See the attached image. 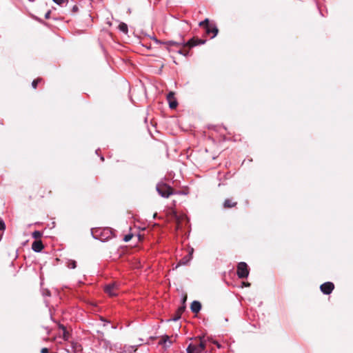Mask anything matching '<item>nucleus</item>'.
I'll return each mask as SVG.
<instances>
[{"instance_id": "19", "label": "nucleus", "mask_w": 353, "mask_h": 353, "mask_svg": "<svg viewBox=\"0 0 353 353\" xmlns=\"http://www.w3.org/2000/svg\"><path fill=\"white\" fill-rule=\"evenodd\" d=\"M62 333H63V339L64 340H68V339L70 337V333L67 331V330H63Z\"/></svg>"}, {"instance_id": "25", "label": "nucleus", "mask_w": 353, "mask_h": 353, "mask_svg": "<svg viewBox=\"0 0 353 353\" xmlns=\"http://www.w3.org/2000/svg\"><path fill=\"white\" fill-rule=\"evenodd\" d=\"M156 44H163V41L157 39L155 37H151Z\"/></svg>"}, {"instance_id": "24", "label": "nucleus", "mask_w": 353, "mask_h": 353, "mask_svg": "<svg viewBox=\"0 0 353 353\" xmlns=\"http://www.w3.org/2000/svg\"><path fill=\"white\" fill-rule=\"evenodd\" d=\"M132 237V234H127L124 236L123 238V241L125 242H128Z\"/></svg>"}, {"instance_id": "26", "label": "nucleus", "mask_w": 353, "mask_h": 353, "mask_svg": "<svg viewBox=\"0 0 353 353\" xmlns=\"http://www.w3.org/2000/svg\"><path fill=\"white\" fill-rule=\"evenodd\" d=\"M174 93L170 92L168 96H167V99L168 101H170L171 99H174Z\"/></svg>"}, {"instance_id": "27", "label": "nucleus", "mask_w": 353, "mask_h": 353, "mask_svg": "<svg viewBox=\"0 0 353 353\" xmlns=\"http://www.w3.org/2000/svg\"><path fill=\"white\" fill-rule=\"evenodd\" d=\"M57 5H62L66 0H52Z\"/></svg>"}, {"instance_id": "28", "label": "nucleus", "mask_w": 353, "mask_h": 353, "mask_svg": "<svg viewBox=\"0 0 353 353\" xmlns=\"http://www.w3.org/2000/svg\"><path fill=\"white\" fill-rule=\"evenodd\" d=\"M141 345V343L140 344H138V345H132V346H130V348H132L134 352H136L137 350V347Z\"/></svg>"}, {"instance_id": "5", "label": "nucleus", "mask_w": 353, "mask_h": 353, "mask_svg": "<svg viewBox=\"0 0 353 353\" xmlns=\"http://www.w3.org/2000/svg\"><path fill=\"white\" fill-rule=\"evenodd\" d=\"M334 288V283L332 282H330V281L325 282V283H323L322 285H321V286H320L321 291L324 294H326V295L331 294L332 292L333 291Z\"/></svg>"}, {"instance_id": "23", "label": "nucleus", "mask_w": 353, "mask_h": 353, "mask_svg": "<svg viewBox=\"0 0 353 353\" xmlns=\"http://www.w3.org/2000/svg\"><path fill=\"white\" fill-rule=\"evenodd\" d=\"M181 319V315H180V314H177V313H176V314L174 315V316H173V317L171 319V320H172V321H178V320H179V319Z\"/></svg>"}, {"instance_id": "29", "label": "nucleus", "mask_w": 353, "mask_h": 353, "mask_svg": "<svg viewBox=\"0 0 353 353\" xmlns=\"http://www.w3.org/2000/svg\"><path fill=\"white\" fill-rule=\"evenodd\" d=\"M177 52H178L179 54H183L184 56H187L188 54V52H184L183 50H179Z\"/></svg>"}, {"instance_id": "4", "label": "nucleus", "mask_w": 353, "mask_h": 353, "mask_svg": "<svg viewBox=\"0 0 353 353\" xmlns=\"http://www.w3.org/2000/svg\"><path fill=\"white\" fill-rule=\"evenodd\" d=\"M237 276L239 279H245L249 275V269L246 263L240 262L237 265Z\"/></svg>"}, {"instance_id": "41", "label": "nucleus", "mask_w": 353, "mask_h": 353, "mask_svg": "<svg viewBox=\"0 0 353 353\" xmlns=\"http://www.w3.org/2000/svg\"><path fill=\"white\" fill-rule=\"evenodd\" d=\"M139 341H143V339H139Z\"/></svg>"}, {"instance_id": "31", "label": "nucleus", "mask_w": 353, "mask_h": 353, "mask_svg": "<svg viewBox=\"0 0 353 353\" xmlns=\"http://www.w3.org/2000/svg\"><path fill=\"white\" fill-rule=\"evenodd\" d=\"M50 14H51V11H50V10H48V11L46 13V14H45V18H46V19H50Z\"/></svg>"}, {"instance_id": "21", "label": "nucleus", "mask_w": 353, "mask_h": 353, "mask_svg": "<svg viewBox=\"0 0 353 353\" xmlns=\"http://www.w3.org/2000/svg\"><path fill=\"white\" fill-rule=\"evenodd\" d=\"M41 80V79H34L32 83V86L33 88H36L37 86L38 83Z\"/></svg>"}, {"instance_id": "18", "label": "nucleus", "mask_w": 353, "mask_h": 353, "mask_svg": "<svg viewBox=\"0 0 353 353\" xmlns=\"http://www.w3.org/2000/svg\"><path fill=\"white\" fill-rule=\"evenodd\" d=\"M42 235H43V233L39 230H35L32 234V238H34L35 239H38L41 238L42 236Z\"/></svg>"}, {"instance_id": "35", "label": "nucleus", "mask_w": 353, "mask_h": 353, "mask_svg": "<svg viewBox=\"0 0 353 353\" xmlns=\"http://www.w3.org/2000/svg\"><path fill=\"white\" fill-rule=\"evenodd\" d=\"M101 321L105 322V323L103 324V326H105L107 323H110L109 321L105 320L104 318H103V317H101Z\"/></svg>"}, {"instance_id": "20", "label": "nucleus", "mask_w": 353, "mask_h": 353, "mask_svg": "<svg viewBox=\"0 0 353 353\" xmlns=\"http://www.w3.org/2000/svg\"><path fill=\"white\" fill-rule=\"evenodd\" d=\"M167 343H168L169 344H171V341L169 339V336L165 335L164 336V338L163 339L162 341H161L159 343V344H162V343L166 344Z\"/></svg>"}, {"instance_id": "10", "label": "nucleus", "mask_w": 353, "mask_h": 353, "mask_svg": "<svg viewBox=\"0 0 353 353\" xmlns=\"http://www.w3.org/2000/svg\"><path fill=\"white\" fill-rule=\"evenodd\" d=\"M191 311L194 313H198L201 310V304L198 301H194L190 305Z\"/></svg>"}, {"instance_id": "37", "label": "nucleus", "mask_w": 353, "mask_h": 353, "mask_svg": "<svg viewBox=\"0 0 353 353\" xmlns=\"http://www.w3.org/2000/svg\"><path fill=\"white\" fill-rule=\"evenodd\" d=\"M46 294H47L48 296H50V292L49 291H48L47 292H46Z\"/></svg>"}, {"instance_id": "3", "label": "nucleus", "mask_w": 353, "mask_h": 353, "mask_svg": "<svg viewBox=\"0 0 353 353\" xmlns=\"http://www.w3.org/2000/svg\"><path fill=\"white\" fill-rule=\"evenodd\" d=\"M157 192L164 198H168L173 194V190L172 187L165 183H158L157 185Z\"/></svg>"}, {"instance_id": "14", "label": "nucleus", "mask_w": 353, "mask_h": 353, "mask_svg": "<svg viewBox=\"0 0 353 353\" xmlns=\"http://www.w3.org/2000/svg\"><path fill=\"white\" fill-rule=\"evenodd\" d=\"M236 205V202H233L231 199H227L223 203L224 208H230L234 207Z\"/></svg>"}, {"instance_id": "1", "label": "nucleus", "mask_w": 353, "mask_h": 353, "mask_svg": "<svg viewBox=\"0 0 353 353\" xmlns=\"http://www.w3.org/2000/svg\"><path fill=\"white\" fill-rule=\"evenodd\" d=\"M91 234L94 239L101 242H104L112 236V232L108 228L92 229Z\"/></svg>"}, {"instance_id": "13", "label": "nucleus", "mask_w": 353, "mask_h": 353, "mask_svg": "<svg viewBox=\"0 0 353 353\" xmlns=\"http://www.w3.org/2000/svg\"><path fill=\"white\" fill-rule=\"evenodd\" d=\"M187 353H199L197 346L192 343L189 344L186 349Z\"/></svg>"}, {"instance_id": "39", "label": "nucleus", "mask_w": 353, "mask_h": 353, "mask_svg": "<svg viewBox=\"0 0 353 353\" xmlns=\"http://www.w3.org/2000/svg\"><path fill=\"white\" fill-rule=\"evenodd\" d=\"M101 161H104V157L103 156L101 157Z\"/></svg>"}, {"instance_id": "6", "label": "nucleus", "mask_w": 353, "mask_h": 353, "mask_svg": "<svg viewBox=\"0 0 353 353\" xmlns=\"http://www.w3.org/2000/svg\"><path fill=\"white\" fill-rule=\"evenodd\" d=\"M205 43V40L201 39H196L192 38L190 39L188 42H186L185 45L186 47L192 48L194 46H196L198 45H202Z\"/></svg>"}, {"instance_id": "9", "label": "nucleus", "mask_w": 353, "mask_h": 353, "mask_svg": "<svg viewBox=\"0 0 353 353\" xmlns=\"http://www.w3.org/2000/svg\"><path fill=\"white\" fill-rule=\"evenodd\" d=\"M115 290H116V285L114 283L108 284V285H105V289H104L105 292L111 296H114L117 295V293L115 292Z\"/></svg>"}, {"instance_id": "2", "label": "nucleus", "mask_w": 353, "mask_h": 353, "mask_svg": "<svg viewBox=\"0 0 353 353\" xmlns=\"http://www.w3.org/2000/svg\"><path fill=\"white\" fill-rule=\"evenodd\" d=\"M199 25L200 27H203L205 29L206 34L210 35V34H212L210 37L211 39L214 38L219 32L216 25L214 22H210L208 19H205V20L199 22Z\"/></svg>"}, {"instance_id": "33", "label": "nucleus", "mask_w": 353, "mask_h": 353, "mask_svg": "<svg viewBox=\"0 0 353 353\" xmlns=\"http://www.w3.org/2000/svg\"><path fill=\"white\" fill-rule=\"evenodd\" d=\"M78 10H79V8H78V6H77V5H74V6L72 7V12H77V11H78Z\"/></svg>"}, {"instance_id": "38", "label": "nucleus", "mask_w": 353, "mask_h": 353, "mask_svg": "<svg viewBox=\"0 0 353 353\" xmlns=\"http://www.w3.org/2000/svg\"><path fill=\"white\" fill-rule=\"evenodd\" d=\"M46 294H47L48 296H50V292L49 291H48L47 292H46Z\"/></svg>"}, {"instance_id": "7", "label": "nucleus", "mask_w": 353, "mask_h": 353, "mask_svg": "<svg viewBox=\"0 0 353 353\" xmlns=\"http://www.w3.org/2000/svg\"><path fill=\"white\" fill-rule=\"evenodd\" d=\"M185 43H186V42L184 41V40L182 37H181V39L179 41H163V44L167 45L168 46H175L186 47Z\"/></svg>"}, {"instance_id": "36", "label": "nucleus", "mask_w": 353, "mask_h": 353, "mask_svg": "<svg viewBox=\"0 0 353 353\" xmlns=\"http://www.w3.org/2000/svg\"><path fill=\"white\" fill-rule=\"evenodd\" d=\"M242 285L245 286V287H249V286H250V283L248 282H243Z\"/></svg>"}, {"instance_id": "16", "label": "nucleus", "mask_w": 353, "mask_h": 353, "mask_svg": "<svg viewBox=\"0 0 353 353\" xmlns=\"http://www.w3.org/2000/svg\"><path fill=\"white\" fill-rule=\"evenodd\" d=\"M66 266L69 269H74L77 267V262L74 260L68 259L66 262Z\"/></svg>"}, {"instance_id": "12", "label": "nucleus", "mask_w": 353, "mask_h": 353, "mask_svg": "<svg viewBox=\"0 0 353 353\" xmlns=\"http://www.w3.org/2000/svg\"><path fill=\"white\" fill-rule=\"evenodd\" d=\"M199 339L200 343L196 346L199 353H201L203 352L205 349V341L204 340V336H199Z\"/></svg>"}, {"instance_id": "32", "label": "nucleus", "mask_w": 353, "mask_h": 353, "mask_svg": "<svg viewBox=\"0 0 353 353\" xmlns=\"http://www.w3.org/2000/svg\"><path fill=\"white\" fill-rule=\"evenodd\" d=\"M41 353H49V350L47 347H43L41 349Z\"/></svg>"}, {"instance_id": "42", "label": "nucleus", "mask_w": 353, "mask_h": 353, "mask_svg": "<svg viewBox=\"0 0 353 353\" xmlns=\"http://www.w3.org/2000/svg\"><path fill=\"white\" fill-rule=\"evenodd\" d=\"M98 333H100L101 334H103V332H99V331H98Z\"/></svg>"}, {"instance_id": "40", "label": "nucleus", "mask_w": 353, "mask_h": 353, "mask_svg": "<svg viewBox=\"0 0 353 353\" xmlns=\"http://www.w3.org/2000/svg\"><path fill=\"white\" fill-rule=\"evenodd\" d=\"M112 328H113V329H116V326H113V325H112Z\"/></svg>"}, {"instance_id": "34", "label": "nucleus", "mask_w": 353, "mask_h": 353, "mask_svg": "<svg viewBox=\"0 0 353 353\" xmlns=\"http://www.w3.org/2000/svg\"><path fill=\"white\" fill-rule=\"evenodd\" d=\"M173 214H174V218L176 219V220L179 222V216L177 215L176 212L175 211L173 212Z\"/></svg>"}, {"instance_id": "17", "label": "nucleus", "mask_w": 353, "mask_h": 353, "mask_svg": "<svg viewBox=\"0 0 353 353\" xmlns=\"http://www.w3.org/2000/svg\"><path fill=\"white\" fill-rule=\"evenodd\" d=\"M168 103H169V107L171 109L176 108L178 105L177 101L175 98L171 99L170 101H168Z\"/></svg>"}, {"instance_id": "15", "label": "nucleus", "mask_w": 353, "mask_h": 353, "mask_svg": "<svg viewBox=\"0 0 353 353\" xmlns=\"http://www.w3.org/2000/svg\"><path fill=\"white\" fill-rule=\"evenodd\" d=\"M119 29L121 32H122L125 34H128V25L123 22H121L119 23Z\"/></svg>"}, {"instance_id": "22", "label": "nucleus", "mask_w": 353, "mask_h": 353, "mask_svg": "<svg viewBox=\"0 0 353 353\" xmlns=\"http://www.w3.org/2000/svg\"><path fill=\"white\" fill-rule=\"evenodd\" d=\"M185 306H181V307H179L177 310V312L176 313L177 314H180V315L181 316V314L185 311Z\"/></svg>"}, {"instance_id": "8", "label": "nucleus", "mask_w": 353, "mask_h": 353, "mask_svg": "<svg viewBox=\"0 0 353 353\" xmlns=\"http://www.w3.org/2000/svg\"><path fill=\"white\" fill-rule=\"evenodd\" d=\"M44 248L41 240H36L32 243V249L35 252H40Z\"/></svg>"}, {"instance_id": "30", "label": "nucleus", "mask_w": 353, "mask_h": 353, "mask_svg": "<svg viewBox=\"0 0 353 353\" xmlns=\"http://www.w3.org/2000/svg\"><path fill=\"white\" fill-rule=\"evenodd\" d=\"M58 327H59V329L61 330L62 332H63V330H66V327L63 324L59 323L58 325Z\"/></svg>"}, {"instance_id": "11", "label": "nucleus", "mask_w": 353, "mask_h": 353, "mask_svg": "<svg viewBox=\"0 0 353 353\" xmlns=\"http://www.w3.org/2000/svg\"><path fill=\"white\" fill-rule=\"evenodd\" d=\"M192 253L193 249L192 248L189 254L181 259L179 261V265H186L192 259Z\"/></svg>"}]
</instances>
